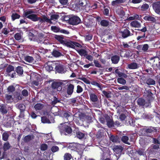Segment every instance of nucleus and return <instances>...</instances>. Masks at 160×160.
Returning a JSON list of instances; mask_svg holds the SVG:
<instances>
[{
    "label": "nucleus",
    "mask_w": 160,
    "mask_h": 160,
    "mask_svg": "<svg viewBox=\"0 0 160 160\" xmlns=\"http://www.w3.org/2000/svg\"><path fill=\"white\" fill-rule=\"evenodd\" d=\"M18 108L20 111H25L26 107L25 105L23 104H20L18 105Z\"/></svg>",
    "instance_id": "338daca9"
},
{
    "label": "nucleus",
    "mask_w": 160,
    "mask_h": 160,
    "mask_svg": "<svg viewBox=\"0 0 160 160\" xmlns=\"http://www.w3.org/2000/svg\"><path fill=\"white\" fill-rule=\"evenodd\" d=\"M20 17V15L17 13H13L11 16L12 19V21H14L17 19H19Z\"/></svg>",
    "instance_id": "49530a36"
},
{
    "label": "nucleus",
    "mask_w": 160,
    "mask_h": 160,
    "mask_svg": "<svg viewBox=\"0 0 160 160\" xmlns=\"http://www.w3.org/2000/svg\"><path fill=\"white\" fill-rule=\"evenodd\" d=\"M25 60L26 61L29 62H32L34 60V59L32 57L27 56L25 58Z\"/></svg>",
    "instance_id": "5fc2aeb1"
},
{
    "label": "nucleus",
    "mask_w": 160,
    "mask_h": 160,
    "mask_svg": "<svg viewBox=\"0 0 160 160\" xmlns=\"http://www.w3.org/2000/svg\"><path fill=\"white\" fill-rule=\"evenodd\" d=\"M102 92L107 98H109L111 97V92H107L104 90L102 91Z\"/></svg>",
    "instance_id": "603ef678"
},
{
    "label": "nucleus",
    "mask_w": 160,
    "mask_h": 160,
    "mask_svg": "<svg viewBox=\"0 0 160 160\" xmlns=\"http://www.w3.org/2000/svg\"><path fill=\"white\" fill-rule=\"evenodd\" d=\"M9 135L8 132H3L2 134V139L5 141H7L8 140Z\"/></svg>",
    "instance_id": "c9c22d12"
},
{
    "label": "nucleus",
    "mask_w": 160,
    "mask_h": 160,
    "mask_svg": "<svg viewBox=\"0 0 160 160\" xmlns=\"http://www.w3.org/2000/svg\"><path fill=\"white\" fill-rule=\"evenodd\" d=\"M100 24L103 27H107L109 25V22L107 20L103 19L101 21Z\"/></svg>",
    "instance_id": "ea45409f"
},
{
    "label": "nucleus",
    "mask_w": 160,
    "mask_h": 160,
    "mask_svg": "<svg viewBox=\"0 0 160 160\" xmlns=\"http://www.w3.org/2000/svg\"><path fill=\"white\" fill-rule=\"evenodd\" d=\"M110 139L111 141L114 142H116L118 141V137L113 135L111 136Z\"/></svg>",
    "instance_id": "69168bd1"
},
{
    "label": "nucleus",
    "mask_w": 160,
    "mask_h": 160,
    "mask_svg": "<svg viewBox=\"0 0 160 160\" xmlns=\"http://www.w3.org/2000/svg\"><path fill=\"white\" fill-rule=\"evenodd\" d=\"M55 64H50L49 62H46L45 64L44 67L45 69L49 72L53 70V67H55Z\"/></svg>",
    "instance_id": "f3484780"
},
{
    "label": "nucleus",
    "mask_w": 160,
    "mask_h": 160,
    "mask_svg": "<svg viewBox=\"0 0 160 160\" xmlns=\"http://www.w3.org/2000/svg\"><path fill=\"white\" fill-rule=\"evenodd\" d=\"M74 120L75 122L78 125L81 126L83 124L82 121L80 120L78 117H75L74 118Z\"/></svg>",
    "instance_id": "a19ab883"
},
{
    "label": "nucleus",
    "mask_w": 160,
    "mask_h": 160,
    "mask_svg": "<svg viewBox=\"0 0 160 160\" xmlns=\"http://www.w3.org/2000/svg\"><path fill=\"white\" fill-rule=\"evenodd\" d=\"M90 100L92 102H96L98 100V98L97 95L95 93H90L89 94Z\"/></svg>",
    "instance_id": "b1692460"
},
{
    "label": "nucleus",
    "mask_w": 160,
    "mask_h": 160,
    "mask_svg": "<svg viewBox=\"0 0 160 160\" xmlns=\"http://www.w3.org/2000/svg\"><path fill=\"white\" fill-rule=\"evenodd\" d=\"M21 94L23 96L27 97L28 95L29 92L27 90L24 89L22 91Z\"/></svg>",
    "instance_id": "13d9d810"
},
{
    "label": "nucleus",
    "mask_w": 160,
    "mask_h": 160,
    "mask_svg": "<svg viewBox=\"0 0 160 160\" xmlns=\"http://www.w3.org/2000/svg\"><path fill=\"white\" fill-rule=\"evenodd\" d=\"M90 83L93 85L98 87L100 89H101L102 88L100 84L99 83L96 81H92L90 82Z\"/></svg>",
    "instance_id": "bf43d9fd"
},
{
    "label": "nucleus",
    "mask_w": 160,
    "mask_h": 160,
    "mask_svg": "<svg viewBox=\"0 0 160 160\" xmlns=\"http://www.w3.org/2000/svg\"><path fill=\"white\" fill-rule=\"evenodd\" d=\"M52 54L55 57H58L62 55V54L59 51L54 49L52 52Z\"/></svg>",
    "instance_id": "7c9ffc66"
},
{
    "label": "nucleus",
    "mask_w": 160,
    "mask_h": 160,
    "mask_svg": "<svg viewBox=\"0 0 160 160\" xmlns=\"http://www.w3.org/2000/svg\"><path fill=\"white\" fill-rule=\"evenodd\" d=\"M124 2V0H116L112 2L111 4L112 6H114L123 3Z\"/></svg>",
    "instance_id": "f704fd0d"
},
{
    "label": "nucleus",
    "mask_w": 160,
    "mask_h": 160,
    "mask_svg": "<svg viewBox=\"0 0 160 160\" xmlns=\"http://www.w3.org/2000/svg\"><path fill=\"white\" fill-rule=\"evenodd\" d=\"M118 82L120 84L124 85L126 83V80L122 78H118L117 79Z\"/></svg>",
    "instance_id": "8fccbe9b"
},
{
    "label": "nucleus",
    "mask_w": 160,
    "mask_h": 160,
    "mask_svg": "<svg viewBox=\"0 0 160 160\" xmlns=\"http://www.w3.org/2000/svg\"><path fill=\"white\" fill-rule=\"evenodd\" d=\"M79 79L85 83L87 84H90V82L89 80L87 78L85 77H81L79 78Z\"/></svg>",
    "instance_id": "e2e57ef3"
},
{
    "label": "nucleus",
    "mask_w": 160,
    "mask_h": 160,
    "mask_svg": "<svg viewBox=\"0 0 160 160\" xmlns=\"http://www.w3.org/2000/svg\"><path fill=\"white\" fill-rule=\"evenodd\" d=\"M32 137L30 135H28L24 137L23 140L25 142H28L32 140Z\"/></svg>",
    "instance_id": "4d7b16f0"
},
{
    "label": "nucleus",
    "mask_w": 160,
    "mask_h": 160,
    "mask_svg": "<svg viewBox=\"0 0 160 160\" xmlns=\"http://www.w3.org/2000/svg\"><path fill=\"white\" fill-rule=\"evenodd\" d=\"M63 146L62 148H67L68 149H69L72 150H75V147L77 146V143H67L66 142H62Z\"/></svg>",
    "instance_id": "9b49d317"
},
{
    "label": "nucleus",
    "mask_w": 160,
    "mask_h": 160,
    "mask_svg": "<svg viewBox=\"0 0 160 160\" xmlns=\"http://www.w3.org/2000/svg\"><path fill=\"white\" fill-rule=\"evenodd\" d=\"M63 115L64 118L68 120V118L72 115V113L68 111H64L63 112Z\"/></svg>",
    "instance_id": "72a5a7b5"
},
{
    "label": "nucleus",
    "mask_w": 160,
    "mask_h": 160,
    "mask_svg": "<svg viewBox=\"0 0 160 160\" xmlns=\"http://www.w3.org/2000/svg\"><path fill=\"white\" fill-rule=\"evenodd\" d=\"M86 0H76L74 5V8L77 10L83 9L87 5Z\"/></svg>",
    "instance_id": "7ed1b4c3"
},
{
    "label": "nucleus",
    "mask_w": 160,
    "mask_h": 160,
    "mask_svg": "<svg viewBox=\"0 0 160 160\" xmlns=\"http://www.w3.org/2000/svg\"><path fill=\"white\" fill-rule=\"evenodd\" d=\"M131 26L134 28H139L141 26V23L138 21L134 20L130 23Z\"/></svg>",
    "instance_id": "5701e85b"
},
{
    "label": "nucleus",
    "mask_w": 160,
    "mask_h": 160,
    "mask_svg": "<svg viewBox=\"0 0 160 160\" xmlns=\"http://www.w3.org/2000/svg\"><path fill=\"white\" fill-rule=\"evenodd\" d=\"M146 83L148 85H153L155 84V82L152 79L149 78L146 80Z\"/></svg>",
    "instance_id": "c03bdc74"
},
{
    "label": "nucleus",
    "mask_w": 160,
    "mask_h": 160,
    "mask_svg": "<svg viewBox=\"0 0 160 160\" xmlns=\"http://www.w3.org/2000/svg\"><path fill=\"white\" fill-rule=\"evenodd\" d=\"M149 5L146 3L143 4L141 7V10L142 11L146 10L149 8Z\"/></svg>",
    "instance_id": "6e6d98bb"
},
{
    "label": "nucleus",
    "mask_w": 160,
    "mask_h": 160,
    "mask_svg": "<svg viewBox=\"0 0 160 160\" xmlns=\"http://www.w3.org/2000/svg\"><path fill=\"white\" fill-rule=\"evenodd\" d=\"M55 68L56 71L59 73H64L66 71L64 66L62 64H55Z\"/></svg>",
    "instance_id": "6e6552de"
},
{
    "label": "nucleus",
    "mask_w": 160,
    "mask_h": 160,
    "mask_svg": "<svg viewBox=\"0 0 160 160\" xmlns=\"http://www.w3.org/2000/svg\"><path fill=\"white\" fill-rule=\"evenodd\" d=\"M0 112L3 115L6 114L8 112L6 106L4 104H2L0 107Z\"/></svg>",
    "instance_id": "412c9836"
},
{
    "label": "nucleus",
    "mask_w": 160,
    "mask_h": 160,
    "mask_svg": "<svg viewBox=\"0 0 160 160\" xmlns=\"http://www.w3.org/2000/svg\"><path fill=\"white\" fill-rule=\"evenodd\" d=\"M142 135L151 137L152 135L157 132V128L152 126H144L140 129Z\"/></svg>",
    "instance_id": "f03ea898"
},
{
    "label": "nucleus",
    "mask_w": 160,
    "mask_h": 160,
    "mask_svg": "<svg viewBox=\"0 0 160 160\" xmlns=\"http://www.w3.org/2000/svg\"><path fill=\"white\" fill-rule=\"evenodd\" d=\"M5 98L7 101V102L8 103L12 102L13 100L12 96L11 95L6 94L5 95Z\"/></svg>",
    "instance_id": "09e8293b"
},
{
    "label": "nucleus",
    "mask_w": 160,
    "mask_h": 160,
    "mask_svg": "<svg viewBox=\"0 0 160 160\" xmlns=\"http://www.w3.org/2000/svg\"><path fill=\"white\" fill-rule=\"evenodd\" d=\"M108 118H109V120H108L107 121V124L109 128H112L114 127V122L112 120L110 119V117L108 116Z\"/></svg>",
    "instance_id": "e433bc0d"
},
{
    "label": "nucleus",
    "mask_w": 160,
    "mask_h": 160,
    "mask_svg": "<svg viewBox=\"0 0 160 160\" xmlns=\"http://www.w3.org/2000/svg\"><path fill=\"white\" fill-rule=\"evenodd\" d=\"M119 32L121 34L122 38H126L133 35V34L127 28L124 29L123 31L120 32Z\"/></svg>",
    "instance_id": "9d476101"
},
{
    "label": "nucleus",
    "mask_w": 160,
    "mask_h": 160,
    "mask_svg": "<svg viewBox=\"0 0 160 160\" xmlns=\"http://www.w3.org/2000/svg\"><path fill=\"white\" fill-rule=\"evenodd\" d=\"M63 83L61 82H53L52 84V87L53 89H58V91L61 90L62 88L61 86Z\"/></svg>",
    "instance_id": "ddd939ff"
},
{
    "label": "nucleus",
    "mask_w": 160,
    "mask_h": 160,
    "mask_svg": "<svg viewBox=\"0 0 160 160\" xmlns=\"http://www.w3.org/2000/svg\"><path fill=\"white\" fill-rule=\"evenodd\" d=\"M88 117V116H86L85 114L83 113H81L79 114L78 117L79 118L80 120L82 121L83 120H84L86 118H87Z\"/></svg>",
    "instance_id": "37998d69"
},
{
    "label": "nucleus",
    "mask_w": 160,
    "mask_h": 160,
    "mask_svg": "<svg viewBox=\"0 0 160 160\" xmlns=\"http://www.w3.org/2000/svg\"><path fill=\"white\" fill-rule=\"evenodd\" d=\"M60 131L62 134L67 135L72 133V129L70 126L64 124L60 127Z\"/></svg>",
    "instance_id": "39448f33"
},
{
    "label": "nucleus",
    "mask_w": 160,
    "mask_h": 160,
    "mask_svg": "<svg viewBox=\"0 0 160 160\" xmlns=\"http://www.w3.org/2000/svg\"><path fill=\"white\" fill-rule=\"evenodd\" d=\"M143 19L146 21L151 22H155L156 21L155 18L148 15L146 16L143 18Z\"/></svg>",
    "instance_id": "a211bd4d"
},
{
    "label": "nucleus",
    "mask_w": 160,
    "mask_h": 160,
    "mask_svg": "<svg viewBox=\"0 0 160 160\" xmlns=\"http://www.w3.org/2000/svg\"><path fill=\"white\" fill-rule=\"evenodd\" d=\"M15 71L19 76H21L23 74V70L22 67L18 66L15 69Z\"/></svg>",
    "instance_id": "4be33fe9"
},
{
    "label": "nucleus",
    "mask_w": 160,
    "mask_h": 160,
    "mask_svg": "<svg viewBox=\"0 0 160 160\" xmlns=\"http://www.w3.org/2000/svg\"><path fill=\"white\" fill-rule=\"evenodd\" d=\"M77 136L78 138L81 139L84 138L85 134L84 133L80 131H78L77 132Z\"/></svg>",
    "instance_id": "3c124183"
},
{
    "label": "nucleus",
    "mask_w": 160,
    "mask_h": 160,
    "mask_svg": "<svg viewBox=\"0 0 160 160\" xmlns=\"http://www.w3.org/2000/svg\"><path fill=\"white\" fill-rule=\"evenodd\" d=\"M43 104L40 103H38L36 104L34 106V108L36 111L41 110L43 108Z\"/></svg>",
    "instance_id": "4c0bfd02"
},
{
    "label": "nucleus",
    "mask_w": 160,
    "mask_h": 160,
    "mask_svg": "<svg viewBox=\"0 0 160 160\" xmlns=\"http://www.w3.org/2000/svg\"><path fill=\"white\" fill-rule=\"evenodd\" d=\"M128 137L126 136H123L121 139L122 141L123 142L128 145H130V143L128 142Z\"/></svg>",
    "instance_id": "79ce46f5"
},
{
    "label": "nucleus",
    "mask_w": 160,
    "mask_h": 160,
    "mask_svg": "<svg viewBox=\"0 0 160 160\" xmlns=\"http://www.w3.org/2000/svg\"><path fill=\"white\" fill-rule=\"evenodd\" d=\"M115 72L120 77L126 78L128 77L127 75L124 73L120 72L118 69H117L115 70Z\"/></svg>",
    "instance_id": "cd10ccee"
},
{
    "label": "nucleus",
    "mask_w": 160,
    "mask_h": 160,
    "mask_svg": "<svg viewBox=\"0 0 160 160\" xmlns=\"http://www.w3.org/2000/svg\"><path fill=\"white\" fill-rule=\"evenodd\" d=\"M152 8L155 12L160 14V1L157 2L152 4Z\"/></svg>",
    "instance_id": "f8f14e48"
},
{
    "label": "nucleus",
    "mask_w": 160,
    "mask_h": 160,
    "mask_svg": "<svg viewBox=\"0 0 160 160\" xmlns=\"http://www.w3.org/2000/svg\"><path fill=\"white\" fill-rule=\"evenodd\" d=\"M129 68L132 69H135L138 68V64L135 62H133L128 65Z\"/></svg>",
    "instance_id": "c85d7f7f"
},
{
    "label": "nucleus",
    "mask_w": 160,
    "mask_h": 160,
    "mask_svg": "<svg viewBox=\"0 0 160 160\" xmlns=\"http://www.w3.org/2000/svg\"><path fill=\"white\" fill-rule=\"evenodd\" d=\"M78 52L81 56L86 57L88 54L87 52L84 49H81L78 50Z\"/></svg>",
    "instance_id": "473e14b6"
},
{
    "label": "nucleus",
    "mask_w": 160,
    "mask_h": 160,
    "mask_svg": "<svg viewBox=\"0 0 160 160\" xmlns=\"http://www.w3.org/2000/svg\"><path fill=\"white\" fill-rule=\"evenodd\" d=\"M68 22L71 25H77L81 22V21L78 17L74 16L69 18Z\"/></svg>",
    "instance_id": "423d86ee"
},
{
    "label": "nucleus",
    "mask_w": 160,
    "mask_h": 160,
    "mask_svg": "<svg viewBox=\"0 0 160 160\" xmlns=\"http://www.w3.org/2000/svg\"><path fill=\"white\" fill-rule=\"evenodd\" d=\"M113 150L116 154L119 155L122 152L123 148L121 146H115Z\"/></svg>",
    "instance_id": "dca6fc26"
},
{
    "label": "nucleus",
    "mask_w": 160,
    "mask_h": 160,
    "mask_svg": "<svg viewBox=\"0 0 160 160\" xmlns=\"http://www.w3.org/2000/svg\"><path fill=\"white\" fill-rule=\"evenodd\" d=\"M53 37L56 40H58L61 44L64 45L66 39L64 38L63 36L54 35Z\"/></svg>",
    "instance_id": "4468645a"
},
{
    "label": "nucleus",
    "mask_w": 160,
    "mask_h": 160,
    "mask_svg": "<svg viewBox=\"0 0 160 160\" xmlns=\"http://www.w3.org/2000/svg\"><path fill=\"white\" fill-rule=\"evenodd\" d=\"M158 58L156 57H152L150 58L151 63H152V66H157Z\"/></svg>",
    "instance_id": "393cba45"
},
{
    "label": "nucleus",
    "mask_w": 160,
    "mask_h": 160,
    "mask_svg": "<svg viewBox=\"0 0 160 160\" xmlns=\"http://www.w3.org/2000/svg\"><path fill=\"white\" fill-rule=\"evenodd\" d=\"M93 62L95 67L98 68H102V65L99 63V61L97 60H94Z\"/></svg>",
    "instance_id": "0e129e2a"
},
{
    "label": "nucleus",
    "mask_w": 160,
    "mask_h": 160,
    "mask_svg": "<svg viewBox=\"0 0 160 160\" xmlns=\"http://www.w3.org/2000/svg\"><path fill=\"white\" fill-rule=\"evenodd\" d=\"M137 104L139 106H143L145 104V100L142 98H139L138 99Z\"/></svg>",
    "instance_id": "2f4dec72"
},
{
    "label": "nucleus",
    "mask_w": 160,
    "mask_h": 160,
    "mask_svg": "<svg viewBox=\"0 0 160 160\" xmlns=\"http://www.w3.org/2000/svg\"><path fill=\"white\" fill-rule=\"evenodd\" d=\"M135 153L139 156H144L146 155V152L145 151V149L143 148L138 149L136 150Z\"/></svg>",
    "instance_id": "aec40b11"
},
{
    "label": "nucleus",
    "mask_w": 160,
    "mask_h": 160,
    "mask_svg": "<svg viewBox=\"0 0 160 160\" xmlns=\"http://www.w3.org/2000/svg\"><path fill=\"white\" fill-rule=\"evenodd\" d=\"M8 92L9 93H12L15 91V87L13 85L9 86L7 88Z\"/></svg>",
    "instance_id": "de8ad7c7"
},
{
    "label": "nucleus",
    "mask_w": 160,
    "mask_h": 160,
    "mask_svg": "<svg viewBox=\"0 0 160 160\" xmlns=\"http://www.w3.org/2000/svg\"><path fill=\"white\" fill-rule=\"evenodd\" d=\"M41 121L43 123H50L51 122L49 119L48 118L47 116H42L41 117Z\"/></svg>",
    "instance_id": "58836bf2"
},
{
    "label": "nucleus",
    "mask_w": 160,
    "mask_h": 160,
    "mask_svg": "<svg viewBox=\"0 0 160 160\" xmlns=\"http://www.w3.org/2000/svg\"><path fill=\"white\" fill-rule=\"evenodd\" d=\"M11 146L10 143L8 141L5 142L3 145V149L5 152L9 149L11 148Z\"/></svg>",
    "instance_id": "c756f323"
},
{
    "label": "nucleus",
    "mask_w": 160,
    "mask_h": 160,
    "mask_svg": "<svg viewBox=\"0 0 160 160\" xmlns=\"http://www.w3.org/2000/svg\"><path fill=\"white\" fill-rule=\"evenodd\" d=\"M74 88L73 85L71 83L68 85L67 88V93L65 94L64 96L67 98L70 97L73 92Z\"/></svg>",
    "instance_id": "0eeeda50"
},
{
    "label": "nucleus",
    "mask_w": 160,
    "mask_h": 160,
    "mask_svg": "<svg viewBox=\"0 0 160 160\" xmlns=\"http://www.w3.org/2000/svg\"><path fill=\"white\" fill-rule=\"evenodd\" d=\"M7 66V67L6 69L5 73L11 78H14L16 75V73L14 71V67L11 65H8V64H6L5 65L4 67Z\"/></svg>",
    "instance_id": "20e7f679"
},
{
    "label": "nucleus",
    "mask_w": 160,
    "mask_h": 160,
    "mask_svg": "<svg viewBox=\"0 0 160 160\" xmlns=\"http://www.w3.org/2000/svg\"><path fill=\"white\" fill-rule=\"evenodd\" d=\"M84 148V147L83 145L77 143V146L75 147L74 151L78 152V154L80 155V158H81L82 156Z\"/></svg>",
    "instance_id": "1a4fd4ad"
},
{
    "label": "nucleus",
    "mask_w": 160,
    "mask_h": 160,
    "mask_svg": "<svg viewBox=\"0 0 160 160\" xmlns=\"http://www.w3.org/2000/svg\"><path fill=\"white\" fill-rule=\"evenodd\" d=\"M34 12L32 9L26 10L23 13V16L24 18L29 19L33 22L39 21L40 22H44L43 18L38 17L37 15L33 14Z\"/></svg>",
    "instance_id": "f257e3e1"
},
{
    "label": "nucleus",
    "mask_w": 160,
    "mask_h": 160,
    "mask_svg": "<svg viewBox=\"0 0 160 160\" xmlns=\"http://www.w3.org/2000/svg\"><path fill=\"white\" fill-rule=\"evenodd\" d=\"M136 30L138 31H141L143 32L142 36H138L137 37V39L138 41L140 40H142V38H147V37H145V32L147 31V28L146 27H144L142 28L141 29H137Z\"/></svg>",
    "instance_id": "2eb2a0df"
},
{
    "label": "nucleus",
    "mask_w": 160,
    "mask_h": 160,
    "mask_svg": "<svg viewBox=\"0 0 160 160\" xmlns=\"http://www.w3.org/2000/svg\"><path fill=\"white\" fill-rule=\"evenodd\" d=\"M51 29L52 31L56 32H58L60 30V28L56 26H52L51 27Z\"/></svg>",
    "instance_id": "864d4df0"
},
{
    "label": "nucleus",
    "mask_w": 160,
    "mask_h": 160,
    "mask_svg": "<svg viewBox=\"0 0 160 160\" xmlns=\"http://www.w3.org/2000/svg\"><path fill=\"white\" fill-rule=\"evenodd\" d=\"M147 93V98L149 101L152 100L154 98L153 97V94L151 92V90L149 89L146 91Z\"/></svg>",
    "instance_id": "a878e982"
},
{
    "label": "nucleus",
    "mask_w": 160,
    "mask_h": 160,
    "mask_svg": "<svg viewBox=\"0 0 160 160\" xmlns=\"http://www.w3.org/2000/svg\"><path fill=\"white\" fill-rule=\"evenodd\" d=\"M59 15L58 14H52L50 17V20H58L59 18Z\"/></svg>",
    "instance_id": "052dcab7"
},
{
    "label": "nucleus",
    "mask_w": 160,
    "mask_h": 160,
    "mask_svg": "<svg viewBox=\"0 0 160 160\" xmlns=\"http://www.w3.org/2000/svg\"><path fill=\"white\" fill-rule=\"evenodd\" d=\"M63 157L64 160H70L72 157L71 154L66 152L65 153Z\"/></svg>",
    "instance_id": "a18cd8bd"
},
{
    "label": "nucleus",
    "mask_w": 160,
    "mask_h": 160,
    "mask_svg": "<svg viewBox=\"0 0 160 160\" xmlns=\"http://www.w3.org/2000/svg\"><path fill=\"white\" fill-rule=\"evenodd\" d=\"M120 60V57L117 55H114L111 57V60L112 63L117 64Z\"/></svg>",
    "instance_id": "6ab92c4d"
},
{
    "label": "nucleus",
    "mask_w": 160,
    "mask_h": 160,
    "mask_svg": "<svg viewBox=\"0 0 160 160\" xmlns=\"http://www.w3.org/2000/svg\"><path fill=\"white\" fill-rule=\"evenodd\" d=\"M59 150V148L57 146H53L51 148V150L53 152H55L58 151Z\"/></svg>",
    "instance_id": "680f3d73"
},
{
    "label": "nucleus",
    "mask_w": 160,
    "mask_h": 160,
    "mask_svg": "<svg viewBox=\"0 0 160 160\" xmlns=\"http://www.w3.org/2000/svg\"><path fill=\"white\" fill-rule=\"evenodd\" d=\"M74 42L70 41H67L66 40L63 45L68 47L74 48Z\"/></svg>",
    "instance_id": "bb28decb"
},
{
    "label": "nucleus",
    "mask_w": 160,
    "mask_h": 160,
    "mask_svg": "<svg viewBox=\"0 0 160 160\" xmlns=\"http://www.w3.org/2000/svg\"><path fill=\"white\" fill-rule=\"evenodd\" d=\"M153 141L152 142L156 144H159L160 145V142L158 138H153L152 137H151Z\"/></svg>",
    "instance_id": "774afa93"
}]
</instances>
